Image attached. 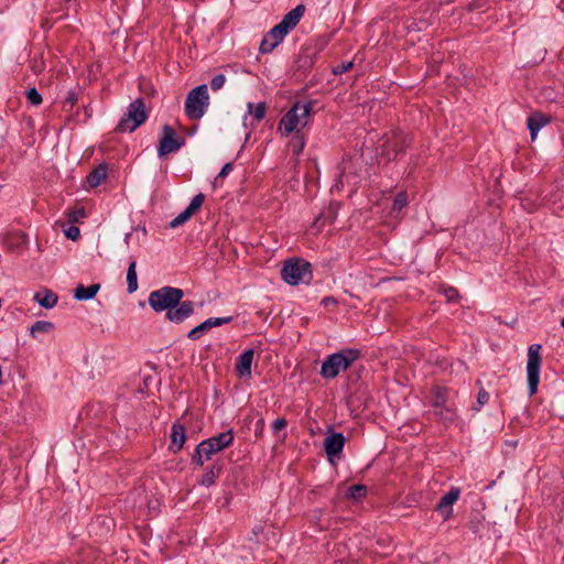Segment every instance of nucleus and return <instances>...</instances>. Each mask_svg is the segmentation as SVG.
Here are the masks:
<instances>
[{
	"label": "nucleus",
	"mask_w": 564,
	"mask_h": 564,
	"mask_svg": "<svg viewBox=\"0 0 564 564\" xmlns=\"http://www.w3.org/2000/svg\"><path fill=\"white\" fill-rule=\"evenodd\" d=\"M561 326L564 327V317L561 319Z\"/></svg>",
	"instance_id": "nucleus-54"
},
{
	"label": "nucleus",
	"mask_w": 564,
	"mask_h": 564,
	"mask_svg": "<svg viewBox=\"0 0 564 564\" xmlns=\"http://www.w3.org/2000/svg\"><path fill=\"white\" fill-rule=\"evenodd\" d=\"M186 441V431L184 425L180 423H173L171 427V444L169 446L170 451L173 453H177L182 449L184 443Z\"/></svg>",
	"instance_id": "nucleus-18"
},
{
	"label": "nucleus",
	"mask_w": 564,
	"mask_h": 564,
	"mask_svg": "<svg viewBox=\"0 0 564 564\" xmlns=\"http://www.w3.org/2000/svg\"><path fill=\"white\" fill-rule=\"evenodd\" d=\"M438 291L446 296L447 302H458L460 299L459 292L453 286L442 284Z\"/></svg>",
	"instance_id": "nucleus-33"
},
{
	"label": "nucleus",
	"mask_w": 564,
	"mask_h": 564,
	"mask_svg": "<svg viewBox=\"0 0 564 564\" xmlns=\"http://www.w3.org/2000/svg\"><path fill=\"white\" fill-rule=\"evenodd\" d=\"M323 304H330V303H336V300L332 296H327L325 297L323 301H322Z\"/></svg>",
	"instance_id": "nucleus-51"
},
{
	"label": "nucleus",
	"mask_w": 564,
	"mask_h": 564,
	"mask_svg": "<svg viewBox=\"0 0 564 564\" xmlns=\"http://www.w3.org/2000/svg\"><path fill=\"white\" fill-rule=\"evenodd\" d=\"M248 110H249V113H252L253 118L258 122H260L265 116L267 105H265V102H259L256 105V107L253 109V104L248 102Z\"/></svg>",
	"instance_id": "nucleus-31"
},
{
	"label": "nucleus",
	"mask_w": 564,
	"mask_h": 564,
	"mask_svg": "<svg viewBox=\"0 0 564 564\" xmlns=\"http://www.w3.org/2000/svg\"><path fill=\"white\" fill-rule=\"evenodd\" d=\"M550 119L542 113H533L528 118V129L530 131L531 140H534L538 135V132L547 123Z\"/></svg>",
	"instance_id": "nucleus-21"
},
{
	"label": "nucleus",
	"mask_w": 564,
	"mask_h": 564,
	"mask_svg": "<svg viewBox=\"0 0 564 564\" xmlns=\"http://www.w3.org/2000/svg\"><path fill=\"white\" fill-rule=\"evenodd\" d=\"M281 275L290 285L310 284L313 280L312 264L301 258L289 259L284 262Z\"/></svg>",
	"instance_id": "nucleus-4"
},
{
	"label": "nucleus",
	"mask_w": 564,
	"mask_h": 564,
	"mask_svg": "<svg viewBox=\"0 0 564 564\" xmlns=\"http://www.w3.org/2000/svg\"><path fill=\"white\" fill-rule=\"evenodd\" d=\"M443 517V520L446 521L453 516V508L445 509H436Z\"/></svg>",
	"instance_id": "nucleus-50"
},
{
	"label": "nucleus",
	"mask_w": 564,
	"mask_h": 564,
	"mask_svg": "<svg viewBox=\"0 0 564 564\" xmlns=\"http://www.w3.org/2000/svg\"><path fill=\"white\" fill-rule=\"evenodd\" d=\"M541 349L542 346L540 344H532L528 348L527 379L530 395L536 393L540 382Z\"/></svg>",
	"instance_id": "nucleus-8"
},
{
	"label": "nucleus",
	"mask_w": 564,
	"mask_h": 564,
	"mask_svg": "<svg viewBox=\"0 0 564 564\" xmlns=\"http://www.w3.org/2000/svg\"><path fill=\"white\" fill-rule=\"evenodd\" d=\"M209 106L208 87L202 84L192 89L185 99V115L191 120H199Z\"/></svg>",
	"instance_id": "nucleus-6"
},
{
	"label": "nucleus",
	"mask_w": 564,
	"mask_h": 564,
	"mask_svg": "<svg viewBox=\"0 0 564 564\" xmlns=\"http://www.w3.org/2000/svg\"><path fill=\"white\" fill-rule=\"evenodd\" d=\"M361 358V351L356 348H345L326 357L321 367V376L325 379L336 378L340 371L347 370L356 360Z\"/></svg>",
	"instance_id": "nucleus-2"
},
{
	"label": "nucleus",
	"mask_w": 564,
	"mask_h": 564,
	"mask_svg": "<svg viewBox=\"0 0 564 564\" xmlns=\"http://www.w3.org/2000/svg\"><path fill=\"white\" fill-rule=\"evenodd\" d=\"M408 195L405 192H400L397 194L392 205V212L399 213L408 205Z\"/></svg>",
	"instance_id": "nucleus-35"
},
{
	"label": "nucleus",
	"mask_w": 564,
	"mask_h": 564,
	"mask_svg": "<svg viewBox=\"0 0 564 564\" xmlns=\"http://www.w3.org/2000/svg\"><path fill=\"white\" fill-rule=\"evenodd\" d=\"M304 12L305 7L303 4L296 6L283 17L279 25H281V29L289 33L297 25Z\"/></svg>",
	"instance_id": "nucleus-17"
},
{
	"label": "nucleus",
	"mask_w": 564,
	"mask_h": 564,
	"mask_svg": "<svg viewBox=\"0 0 564 564\" xmlns=\"http://www.w3.org/2000/svg\"><path fill=\"white\" fill-rule=\"evenodd\" d=\"M354 66V63L352 62H343L340 63L339 65L333 67L332 69V73L334 75H341V74H345L347 72H349Z\"/></svg>",
	"instance_id": "nucleus-41"
},
{
	"label": "nucleus",
	"mask_w": 564,
	"mask_h": 564,
	"mask_svg": "<svg viewBox=\"0 0 564 564\" xmlns=\"http://www.w3.org/2000/svg\"><path fill=\"white\" fill-rule=\"evenodd\" d=\"M223 467L220 464H213L207 467L206 471L202 475L198 484L205 487H210L216 482V479L219 477Z\"/></svg>",
	"instance_id": "nucleus-24"
},
{
	"label": "nucleus",
	"mask_w": 564,
	"mask_h": 564,
	"mask_svg": "<svg viewBox=\"0 0 564 564\" xmlns=\"http://www.w3.org/2000/svg\"><path fill=\"white\" fill-rule=\"evenodd\" d=\"M459 494L460 490L458 488H451L449 491L442 496L436 505V509L453 508L452 506L458 500Z\"/></svg>",
	"instance_id": "nucleus-26"
},
{
	"label": "nucleus",
	"mask_w": 564,
	"mask_h": 564,
	"mask_svg": "<svg viewBox=\"0 0 564 564\" xmlns=\"http://www.w3.org/2000/svg\"><path fill=\"white\" fill-rule=\"evenodd\" d=\"M184 291L174 286H163L149 294L148 303L156 313L166 312L165 317L174 324H181L194 314V303L182 301Z\"/></svg>",
	"instance_id": "nucleus-1"
},
{
	"label": "nucleus",
	"mask_w": 564,
	"mask_h": 564,
	"mask_svg": "<svg viewBox=\"0 0 564 564\" xmlns=\"http://www.w3.org/2000/svg\"><path fill=\"white\" fill-rule=\"evenodd\" d=\"M313 101H295L279 122V130L289 135L300 131L299 127H305L313 108Z\"/></svg>",
	"instance_id": "nucleus-3"
},
{
	"label": "nucleus",
	"mask_w": 564,
	"mask_h": 564,
	"mask_svg": "<svg viewBox=\"0 0 564 564\" xmlns=\"http://www.w3.org/2000/svg\"><path fill=\"white\" fill-rule=\"evenodd\" d=\"M563 4H564V0H561V2H560V8H561L562 10H564V8L562 7Z\"/></svg>",
	"instance_id": "nucleus-52"
},
{
	"label": "nucleus",
	"mask_w": 564,
	"mask_h": 564,
	"mask_svg": "<svg viewBox=\"0 0 564 564\" xmlns=\"http://www.w3.org/2000/svg\"><path fill=\"white\" fill-rule=\"evenodd\" d=\"M338 204L330 203L326 208H324L319 215L315 218L313 226L321 230L325 225L333 224L338 215Z\"/></svg>",
	"instance_id": "nucleus-16"
},
{
	"label": "nucleus",
	"mask_w": 564,
	"mask_h": 564,
	"mask_svg": "<svg viewBox=\"0 0 564 564\" xmlns=\"http://www.w3.org/2000/svg\"><path fill=\"white\" fill-rule=\"evenodd\" d=\"M205 460V454L200 452L199 446L197 445L194 454L192 455V464L202 467Z\"/></svg>",
	"instance_id": "nucleus-43"
},
{
	"label": "nucleus",
	"mask_w": 564,
	"mask_h": 564,
	"mask_svg": "<svg viewBox=\"0 0 564 564\" xmlns=\"http://www.w3.org/2000/svg\"><path fill=\"white\" fill-rule=\"evenodd\" d=\"M408 147V134L401 130H394L386 133L382 138V143L379 145L380 155L391 161L398 155L403 154Z\"/></svg>",
	"instance_id": "nucleus-7"
},
{
	"label": "nucleus",
	"mask_w": 564,
	"mask_h": 564,
	"mask_svg": "<svg viewBox=\"0 0 564 564\" xmlns=\"http://www.w3.org/2000/svg\"><path fill=\"white\" fill-rule=\"evenodd\" d=\"M80 235L79 228L76 226H69L67 230H65V236L72 240H76Z\"/></svg>",
	"instance_id": "nucleus-46"
},
{
	"label": "nucleus",
	"mask_w": 564,
	"mask_h": 564,
	"mask_svg": "<svg viewBox=\"0 0 564 564\" xmlns=\"http://www.w3.org/2000/svg\"><path fill=\"white\" fill-rule=\"evenodd\" d=\"M77 102V94L74 90H70L67 93V96L64 99V107L73 108L74 105Z\"/></svg>",
	"instance_id": "nucleus-44"
},
{
	"label": "nucleus",
	"mask_w": 564,
	"mask_h": 564,
	"mask_svg": "<svg viewBox=\"0 0 564 564\" xmlns=\"http://www.w3.org/2000/svg\"><path fill=\"white\" fill-rule=\"evenodd\" d=\"M235 440L234 431L227 430L216 436H212L207 440L202 441L198 446L200 452L205 454V459H212L213 455L221 452L223 449L229 447Z\"/></svg>",
	"instance_id": "nucleus-9"
},
{
	"label": "nucleus",
	"mask_w": 564,
	"mask_h": 564,
	"mask_svg": "<svg viewBox=\"0 0 564 564\" xmlns=\"http://www.w3.org/2000/svg\"><path fill=\"white\" fill-rule=\"evenodd\" d=\"M192 215H189V212H186L185 209L176 216L173 220L170 221L169 227L174 229L183 224H185Z\"/></svg>",
	"instance_id": "nucleus-38"
},
{
	"label": "nucleus",
	"mask_w": 564,
	"mask_h": 564,
	"mask_svg": "<svg viewBox=\"0 0 564 564\" xmlns=\"http://www.w3.org/2000/svg\"><path fill=\"white\" fill-rule=\"evenodd\" d=\"M288 421L284 417H279L272 423L273 433L278 434L281 430L285 429Z\"/></svg>",
	"instance_id": "nucleus-45"
},
{
	"label": "nucleus",
	"mask_w": 564,
	"mask_h": 564,
	"mask_svg": "<svg viewBox=\"0 0 564 564\" xmlns=\"http://www.w3.org/2000/svg\"><path fill=\"white\" fill-rule=\"evenodd\" d=\"M367 495V487L365 485H352L347 490V497L352 498L355 500H359Z\"/></svg>",
	"instance_id": "nucleus-32"
},
{
	"label": "nucleus",
	"mask_w": 564,
	"mask_h": 564,
	"mask_svg": "<svg viewBox=\"0 0 564 564\" xmlns=\"http://www.w3.org/2000/svg\"><path fill=\"white\" fill-rule=\"evenodd\" d=\"M232 170H234V164H232V163H230V162H229V163H226V164L221 167V170H220V172L217 174V176L215 177V180H214V182H213V185H214V186H217V185H218V183H219L223 178H225V177H226V176H227V175H228Z\"/></svg>",
	"instance_id": "nucleus-39"
},
{
	"label": "nucleus",
	"mask_w": 564,
	"mask_h": 564,
	"mask_svg": "<svg viewBox=\"0 0 564 564\" xmlns=\"http://www.w3.org/2000/svg\"><path fill=\"white\" fill-rule=\"evenodd\" d=\"M489 393L484 389L481 388L479 391H478V394H477V403L476 405L473 406V410L476 411V412H479L480 409L488 403L489 401Z\"/></svg>",
	"instance_id": "nucleus-37"
},
{
	"label": "nucleus",
	"mask_w": 564,
	"mask_h": 564,
	"mask_svg": "<svg viewBox=\"0 0 564 564\" xmlns=\"http://www.w3.org/2000/svg\"><path fill=\"white\" fill-rule=\"evenodd\" d=\"M473 530H474V532L478 531L477 524H474Z\"/></svg>",
	"instance_id": "nucleus-53"
},
{
	"label": "nucleus",
	"mask_w": 564,
	"mask_h": 564,
	"mask_svg": "<svg viewBox=\"0 0 564 564\" xmlns=\"http://www.w3.org/2000/svg\"><path fill=\"white\" fill-rule=\"evenodd\" d=\"M25 96L29 102L33 106H40L43 101L42 95L37 91L35 87H32L29 90H26Z\"/></svg>",
	"instance_id": "nucleus-36"
},
{
	"label": "nucleus",
	"mask_w": 564,
	"mask_h": 564,
	"mask_svg": "<svg viewBox=\"0 0 564 564\" xmlns=\"http://www.w3.org/2000/svg\"><path fill=\"white\" fill-rule=\"evenodd\" d=\"M288 33L281 29L279 23L273 26L262 39L259 51L262 54L271 53L284 39Z\"/></svg>",
	"instance_id": "nucleus-11"
},
{
	"label": "nucleus",
	"mask_w": 564,
	"mask_h": 564,
	"mask_svg": "<svg viewBox=\"0 0 564 564\" xmlns=\"http://www.w3.org/2000/svg\"><path fill=\"white\" fill-rule=\"evenodd\" d=\"M108 166L106 163H101L96 166L88 175L87 183L90 187L95 188L99 186L107 177Z\"/></svg>",
	"instance_id": "nucleus-23"
},
{
	"label": "nucleus",
	"mask_w": 564,
	"mask_h": 564,
	"mask_svg": "<svg viewBox=\"0 0 564 564\" xmlns=\"http://www.w3.org/2000/svg\"><path fill=\"white\" fill-rule=\"evenodd\" d=\"M67 216H68V220L70 223H78L82 218H84L86 216V212H85L84 207H79V208L69 210L67 213Z\"/></svg>",
	"instance_id": "nucleus-40"
},
{
	"label": "nucleus",
	"mask_w": 564,
	"mask_h": 564,
	"mask_svg": "<svg viewBox=\"0 0 564 564\" xmlns=\"http://www.w3.org/2000/svg\"><path fill=\"white\" fill-rule=\"evenodd\" d=\"M264 430V420L261 417L256 422L254 433L256 436H262Z\"/></svg>",
	"instance_id": "nucleus-49"
},
{
	"label": "nucleus",
	"mask_w": 564,
	"mask_h": 564,
	"mask_svg": "<svg viewBox=\"0 0 564 564\" xmlns=\"http://www.w3.org/2000/svg\"><path fill=\"white\" fill-rule=\"evenodd\" d=\"M100 289V284H90L89 286H85L79 284L74 291V297L77 301H88L96 296L97 292Z\"/></svg>",
	"instance_id": "nucleus-25"
},
{
	"label": "nucleus",
	"mask_w": 564,
	"mask_h": 564,
	"mask_svg": "<svg viewBox=\"0 0 564 564\" xmlns=\"http://www.w3.org/2000/svg\"><path fill=\"white\" fill-rule=\"evenodd\" d=\"M433 415L436 420L445 426L451 425L457 417V412L455 406L445 405L438 409L433 410Z\"/></svg>",
	"instance_id": "nucleus-20"
},
{
	"label": "nucleus",
	"mask_w": 564,
	"mask_h": 564,
	"mask_svg": "<svg viewBox=\"0 0 564 564\" xmlns=\"http://www.w3.org/2000/svg\"><path fill=\"white\" fill-rule=\"evenodd\" d=\"M148 110L143 98L133 100L116 127L117 132H133L148 119Z\"/></svg>",
	"instance_id": "nucleus-5"
},
{
	"label": "nucleus",
	"mask_w": 564,
	"mask_h": 564,
	"mask_svg": "<svg viewBox=\"0 0 564 564\" xmlns=\"http://www.w3.org/2000/svg\"><path fill=\"white\" fill-rule=\"evenodd\" d=\"M328 45V40L326 36H318L313 39L311 42L306 43L304 46L317 57L321 52Z\"/></svg>",
	"instance_id": "nucleus-28"
},
{
	"label": "nucleus",
	"mask_w": 564,
	"mask_h": 564,
	"mask_svg": "<svg viewBox=\"0 0 564 564\" xmlns=\"http://www.w3.org/2000/svg\"><path fill=\"white\" fill-rule=\"evenodd\" d=\"M184 144L185 139L177 135L172 126L164 124L159 139L158 155L159 158H164L170 153L178 151Z\"/></svg>",
	"instance_id": "nucleus-10"
},
{
	"label": "nucleus",
	"mask_w": 564,
	"mask_h": 564,
	"mask_svg": "<svg viewBox=\"0 0 564 564\" xmlns=\"http://www.w3.org/2000/svg\"><path fill=\"white\" fill-rule=\"evenodd\" d=\"M57 294L51 290L44 289L34 294V301L44 308H52L57 303Z\"/></svg>",
	"instance_id": "nucleus-22"
},
{
	"label": "nucleus",
	"mask_w": 564,
	"mask_h": 564,
	"mask_svg": "<svg viewBox=\"0 0 564 564\" xmlns=\"http://www.w3.org/2000/svg\"><path fill=\"white\" fill-rule=\"evenodd\" d=\"M204 202L205 195L203 193H198L192 198L189 205L185 208V210L189 212V215L193 216L197 210L200 209Z\"/></svg>",
	"instance_id": "nucleus-34"
},
{
	"label": "nucleus",
	"mask_w": 564,
	"mask_h": 564,
	"mask_svg": "<svg viewBox=\"0 0 564 564\" xmlns=\"http://www.w3.org/2000/svg\"><path fill=\"white\" fill-rule=\"evenodd\" d=\"M107 521H108V519L105 518V517H97L96 520H94L90 523V532H94L95 534H97V532L95 531L96 527L97 525H105Z\"/></svg>",
	"instance_id": "nucleus-47"
},
{
	"label": "nucleus",
	"mask_w": 564,
	"mask_h": 564,
	"mask_svg": "<svg viewBox=\"0 0 564 564\" xmlns=\"http://www.w3.org/2000/svg\"><path fill=\"white\" fill-rule=\"evenodd\" d=\"M232 321V316L227 317H209L199 325L195 326L187 334V338L191 340L199 339L207 330L213 327H218L225 324H228Z\"/></svg>",
	"instance_id": "nucleus-12"
},
{
	"label": "nucleus",
	"mask_w": 564,
	"mask_h": 564,
	"mask_svg": "<svg viewBox=\"0 0 564 564\" xmlns=\"http://www.w3.org/2000/svg\"><path fill=\"white\" fill-rule=\"evenodd\" d=\"M318 57L310 52L305 46L302 47L296 61L295 67L297 72L306 75L316 64Z\"/></svg>",
	"instance_id": "nucleus-15"
},
{
	"label": "nucleus",
	"mask_w": 564,
	"mask_h": 564,
	"mask_svg": "<svg viewBox=\"0 0 564 564\" xmlns=\"http://www.w3.org/2000/svg\"><path fill=\"white\" fill-rule=\"evenodd\" d=\"M263 525L262 524H257L253 527L252 531H251V536L249 538L250 541H258V536L259 534H261L263 532Z\"/></svg>",
	"instance_id": "nucleus-48"
},
{
	"label": "nucleus",
	"mask_w": 564,
	"mask_h": 564,
	"mask_svg": "<svg viewBox=\"0 0 564 564\" xmlns=\"http://www.w3.org/2000/svg\"><path fill=\"white\" fill-rule=\"evenodd\" d=\"M54 328V324L47 321H37L35 322L31 328L30 334L32 337H36L37 334H47Z\"/></svg>",
	"instance_id": "nucleus-29"
},
{
	"label": "nucleus",
	"mask_w": 564,
	"mask_h": 564,
	"mask_svg": "<svg viewBox=\"0 0 564 564\" xmlns=\"http://www.w3.org/2000/svg\"><path fill=\"white\" fill-rule=\"evenodd\" d=\"M448 388L445 386H433L431 389V405L435 409L448 405Z\"/></svg>",
	"instance_id": "nucleus-19"
},
{
	"label": "nucleus",
	"mask_w": 564,
	"mask_h": 564,
	"mask_svg": "<svg viewBox=\"0 0 564 564\" xmlns=\"http://www.w3.org/2000/svg\"><path fill=\"white\" fill-rule=\"evenodd\" d=\"M226 83V77L223 74H218L214 76L210 80V88L216 91L224 87Z\"/></svg>",
	"instance_id": "nucleus-42"
},
{
	"label": "nucleus",
	"mask_w": 564,
	"mask_h": 564,
	"mask_svg": "<svg viewBox=\"0 0 564 564\" xmlns=\"http://www.w3.org/2000/svg\"><path fill=\"white\" fill-rule=\"evenodd\" d=\"M293 133L294 135L289 142V148L294 155L299 156L305 148V138L301 133V131H296Z\"/></svg>",
	"instance_id": "nucleus-27"
},
{
	"label": "nucleus",
	"mask_w": 564,
	"mask_h": 564,
	"mask_svg": "<svg viewBox=\"0 0 564 564\" xmlns=\"http://www.w3.org/2000/svg\"><path fill=\"white\" fill-rule=\"evenodd\" d=\"M254 357L253 349L245 350L238 358L235 365V370L239 378H250L251 377V366Z\"/></svg>",
	"instance_id": "nucleus-13"
},
{
	"label": "nucleus",
	"mask_w": 564,
	"mask_h": 564,
	"mask_svg": "<svg viewBox=\"0 0 564 564\" xmlns=\"http://www.w3.org/2000/svg\"><path fill=\"white\" fill-rule=\"evenodd\" d=\"M345 436L341 433H332L324 441L325 452L329 459L338 456L345 446Z\"/></svg>",
	"instance_id": "nucleus-14"
},
{
	"label": "nucleus",
	"mask_w": 564,
	"mask_h": 564,
	"mask_svg": "<svg viewBox=\"0 0 564 564\" xmlns=\"http://www.w3.org/2000/svg\"><path fill=\"white\" fill-rule=\"evenodd\" d=\"M137 263L135 261L130 262L128 271H127V283H128V292L133 293L138 289V278L135 271Z\"/></svg>",
	"instance_id": "nucleus-30"
}]
</instances>
